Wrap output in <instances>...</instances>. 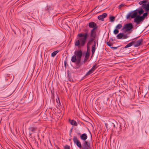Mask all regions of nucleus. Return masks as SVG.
Wrapping results in <instances>:
<instances>
[{
    "mask_svg": "<svg viewBox=\"0 0 149 149\" xmlns=\"http://www.w3.org/2000/svg\"><path fill=\"white\" fill-rule=\"evenodd\" d=\"M137 11L138 14L139 15H141L144 12V10H143L142 8H141L140 9L138 8L133 11H132L130 13H129L126 16V19H128L130 17L131 18L135 19L137 17Z\"/></svg>",
    "mask_w": 149,
    "mask_h": 149,
    "instance_id": "nucleus-1",
    "label": "nucleus"
},
{
    "mask_svg": "<svg viewBox=\"0 0 149 149\" xmlns=\"http://www.w3.org/2000/svg\"><path fill=\"white\" fill-rule=\"evenodd\" d=\"M138 12L137 11V15L136 18L134 19V22L136 23L137 25L139 24L141 22H142L144 20L145 18L148 15V13L146 12L144 13L142 15H140L138 14Z\"/></svg>",
    "mask_w": 149,
    "mask_h": 149,
    "instance_id": "nucleus-2",
    "label": "nucleus"
},
{
    "mask_svg": "<svg viewBox=\"0 0 149 149\" xmlns=\"http://www.w3.org/2000/svg\"><path fill=\"white\" fill-rule=\"evenodd\" d=\"M87 40L79 38L78 40L75 41V45L79 47H83L85 45Z\"/></svg>",
    "mask_w": 149,
    "mask_h": 149,
    "instance_id": "nucleus-3",
    "label": "nucleus"
},
{
    "mask_svg": "<svg viewBox=\"0 0 149 149\" xmlns=\"http://www.w3.org/2000/svg\"><path fill=\"white\" fill-rule=\"evenodd\" d=\"M133 28V26L132 24L131 23H130L124 25L123 28L121 30L124 31V32L126 33L131 31Z\"/></svg>",
    "mask_w": 149,
    "mask_h": 149,
    "instance_id": "nucleus-4",
    "label": "nucleus"
},
{
    "mask_svg": "<svg viewBox=\"0 0 149 149\" xmlns=\"http://www.w3.org/2000/svg\"><path fill=\"white\" fill-rule=\"evenodd\" d=\"M81 148L83 149H90L91 148L90 143L88 141H84Z\"/></svg>",
    "mask_w": 149,
    "mask_h": 149,
    "instance_id": "nucleus-5",
    "label": "nucleus"
},
{
    "mask_svg": "<svg viewBox=\"0 0 149 149\" xmlns=\"http://www.w3.org/2000/svg\"><path fill=\"white\" fill-rule=\"evenodd\" d=\"M73 140L74 144H76L78 147L79 148H81L82 146L81 143L77 137L74 136Z\"/></svg>",
    "mask_w": 149,
    "mask_h": 149,
    "instance_id": "nucleus-6",
    "label": "nucleus"
},
{
    "mask_svg": "<svg viewBox=\"0 0 149 149\" xmlns=\"http://www.w3.org/2000/svg\"><path fill=\"white\" fill-rule=\"evenodd\" d=\"M88 32H86V33H80L78 34L77 35V36L80 37H83V38H80L81 39H83V40H86L88 38Z\"/></svg>",
    "mask_w": 149,
    "mask_h": 149,
    "instance_id": "nucleus-7",
    "label": "nucleus"
},
{
    "mask_svg": "<svg viewBox=\"0 0 149 149\" xmlns=\"http://www.w3.org/2000/svg\"><path fill=\"white\" fill-rule=\"evenodd\" d=\"M118 39H125L128 38V36L127 34H124L123 33H118L116 36Z\"/></svg>",
    "mask_w": 149,
    "mask_h": 149,
    "instance_id": "nucleus-8",
    "label": "nucleus"
},
{
    "mask_svg": "<svg viewBox=\"0 0 149 149\" xmlns=\"http://www.w3.org/2000/svg\"><path fill=\"white\" fill-rule=\"evenodd\" d=\"M90 36V38H92L95 39L97 36V32L96 29H95V28L92 29L91 31Z\"/></svg>",
    "mask_w": 149,
    "mask_h": 149,
    "instance_id": "nucleus-9",
    "label": "nucleus"
},
{
    "mask_svg": "<svg viewBox=\"0 0 149 149\" xmlns=\"http://www.w3.org/2000/svg\"><path fill=\"white\" fill-rule=\"evenodd\" d=\"M88 26L89 28L94 29L95 28V29H96L98 28V26L94 22H91L89 23L88 24Z\"/></svg>",
    "mask_w": 149,
    "mask_h": 149,
    "instance_id": "nucleus-10",
    "label": "nucleus"
},
{
    "mask_svg": "<svg viewBox=\"0 0 149 149\" xmlns=\"http://www.w3.org/2000/svg\"><path fill=\"white\" fill-rule=\"evenodd\" d=\"M74 54V55H76V57L77 56V58H81L82 56V52L80 50H79L75 51Z\"/></svg>",
    "mask_w": 149,
    "mask_h": 149,
    "instance_id": "nucleus-11",
    "label": "nucleus"
},
{
    "mask_svg": "<svg viewBox=\"0 0 149 149\" xmlns=\"http://www.w3.org/2000/svg\"><path fill=\"white\" fill-rule=\"evenodd\" d=\"M143 41V39L141 38L139 39L136 42L135 41V43L134 44V47H137L142 45V42Z\"/></svg>",
    "mask_w": 149,
    "mask_h": 149,
    "instance_id": "nucleus-12",
    "label": "nucleus"
},
{
    "mask_svg": "<svg viewBox=\"0 0 149 149\" xmlns=\"http://www.w3.org/2000/svg\"><path fill=\"white\" fill-rule=\"evenodd\" d=\"M53 9L54 7L52 6L47 5L45 8V10L49 12L50 11L53 10Z\"/></svg>",
    "mask_w": 149,
    "mask_h": 149,
    "instance_id": "nucleus-13",
    "label": "nucleus"
},
{
    "mask_svg": "<svg viewBox=\"0 0 149 149\" xmlns=\"http://www.w3.org/2000/svg\"><path fill=\"white\" fill-rule=\"evenodd\" d=\"M80 139L84 141H86L87 138V134L85 133L82 134L80 136Z\"/></svg>",
    "mask_w": 149,
    "mask_h": 149,
    "instance_id": "nucleus-14",
    "label": "nucleus"
},
{
    "mask_svg": "<svg viewBox=\"0 0 149 149\" xmlns=\"http://www.w3.org/2000/svg\"><path fill=\"white\" fill-rule=\"evenodd\" d=\"M81 58H77V61L76 62V68L77 69L79 68L80 67L81 65L80 64V63L81 62Z\"/></svg>",
    "mask_w": 149,
    "mask_h": 149,
    "instance_id": "nucleus-15",
    "label": "nucleus"
},
{
    "mask_svg": "<svg viewBox=\"0 0 149 149\" xmlns=\"http://www.w3.org/2000/svg\"><path fill=\"white\" fill-rule=\"evenodd\" d=\"M95 39V38H91L88 40L87 43V45L89 46L90 45H91V44L93 43V42H94V41Z\"/></svg>",
    "mask_w": 149,
    "mask_h": 149,
    "instance_id": "nucleus-16",
    "label": "nucleus"
},
{
    "mask_svg": "<svg viewBox=\"0 0 149 149\" xmlns=\"http://www.w3.org/2000/svg\"><path fill=\"white\" fill-rule=\"evenodd\" d=\"M142 7L143 8V9L145 10L146 11L148 12L149 10V6L147 4H143Z\"/></svg>",
    "mask_w": 149,
    "mask_h": 149,
    "instance_id": "nucleus-17",
    "label": "nucleus"
},
{
    "mask_svg": "<svg viewBox=\"0 0 149 149\" xmlns=\"http://www.w3.org/2000/svg\"><path fill=\"white\" fill-rule=\"evenodd\" d=\"M36 128L34 127H30L29 128V131L32 133H30L31 135L32 134V133H33L35 132V131L36 130Z\"/></svg>",
    "mask_w": 149,
    "mask_h": 149,
    "instance_id": "nucleus-18",
    "label": "nucleus"
},
{
    "mask_svg": "<svg viewBox=\"0 0 149 149\" xmlns=\"http://www.w3.org/2000/svg\"><path fill=\"white\" fill-rule=\"evenodd\" d=\"M69 122L70 124L72 125H73L75 126H77V122L73 120H69Z\"/></svg>",
    "mask_w": 149,
    "mask_h": 149,
    "instance_id": "nucleus-19",
    "label": "nucleus"
},
{
    "mask_svg": "<svg viewBox=\"0 0 149 149\" xmlns=\"http://www.w3.org/2000/svg\"><path fill=\"white\" fill-rule=\"evenodd\" d=\"M71 60L72 62L73 63L77 61V58L76 56L75 55L73 56L72 57Z\"/></svg>",
    "mask_w": 149,
    "mask_h": 149,
    "instance_id": "nucleus-20",
    "label": "nucleus"
},
{
    "mask_svg": "<svg viewBox=\"0 0 149 149\" xmlns=\"http://www.w3.org/2000/svg\"><path fill=\"white\" fill-rule=\"evenodd\" d=\"M93 72L92 71V70L91 69L86 74V75L84 77L83 79L86 77V76L87 75H88L91 74L93 73Z\"/></svg>",
    "mask_w": 149,
    "mask_h": 149,
    "instance_id": "nucleus-21",
    "label": "nucleus"
},
{
    "mask_svg": "<svg viewBox=\"0 0 149 149\" xmlns=\"http://www.w3.org/2000/svg\"><path fill=\"white\" fill-rule=\"evenodd\" d=\"M58 52L59 51L58 50H56L53 52L51 54L52 56L53 57H54Z\"/></svg>",
    "mask_w": 149,
    "mask_h": 149,
    "instance_id": "nucleus-22",
    "label": "nucleus"
},
{
    "mask_svg": "<svg viewBox=\"0 0 149 149\" xmlns=\"http://www.w3.org/2000/svg\"><path fill=\"white\" fill-rule=\"evenodd\" d=\"M122 27V25L121 24H118L116 27V28L119 29H120Z\"/></svg>",
    "mask_w": 149,
    "mask_h": 149,
    "instance_id": "nucleus-23",
    "label": "nucleus"
},
{
    "mask_svg": "<svg viewBox=\"0 0 149 149\" xmlns=\"http://www.w3.org/2000/svg\"><path fill=\"white\" fill-rule=\"evenodd\" d=\"M96 43L97 44V46L98 45V41H97L96 40H95L93 42V45L92 47L96 48Z\"/></svg>",
    "mask_w": 149,
    "mask_h": 149,
    "instance_id": "nucleus-24",
    "label": "nucleus"
},
{
    "mask_svg": "<svg viewBox=\"0 0 149 149\" xmlns=\"http://www.w3.org/2000/svg\"><path fill=\"white\" fill-rule=\"evenodd\" d=\"M135 42V41H132L131 42L128 43L127 45L129 47L132 46Z\"/></svg>",
    "mask_w": 149,
    "mask_h": 149,
    "instance_id": "nucleus-25",
    "label": "nucleus"
},
{
    "mask_svg": "<svg viewBox=\"0 0 149 149\" xmlns=\"http://www.w3.org/2000/svg\"><path fill=\"white\" fill-rule=\"evenodd\" d=\"M91 48H92L91 52H92V56H93V55L95 53V51L96 48L92 47Z\"/></svg>",
    "mask_w": 149,
    "mask_h": 149,
    "instance_id": "nucleus-26",
    "label": "nucleus"
},
{
    "mask_svg": "<svg viewBox=\"0 0 149 149\" xmlns=\"http://www.w3.org/2000/svg\"><path fill=\"white\" fill-rule=\"evenodd\" d=\"M97 68V65L96 64L94 65L91 70H92V71L93 72Z\"/></svg>",
    "mask_w": 149,
    "mask_h": 149,
    "instance_id": "nucleus-27",
    "label": "nucleus"
},
{
    "mask_svg": "<svg viewBox=\"0 0 149 149\" xmlns=\"http://www.w3.org/2000/svg\"><path fill=\"white\" fill-rule=\"evenodd\" d=\"M56 101L58 104V106L59 107L61 105V103L59 100V99L58 98V99H56Z\"/></svg>",
    "mask_w": 149,
    "mask_h": 149,
    "instance_id": "nucleus-28",
    "label": "nucleus"
},
{
    "mask_svg": "<svg viewBox=\"0 0 149 149\" xmlns=\"http://www.w3.org/2000/svg\"><path fill=\"white\" fill-rule=\"evenodd\" d=\"M119 32L118 30L116 28L113 31V32L114 34L116 35Z\"/></svg>",
    "mask_w": 149,
    "mask_h": 149,
    "instance_id": "nucleus-29",
    "label": "nucleus"
},
{
    "mask_svg": "<svg viewBox=\"0 0 149 149\" xmlns=\"http://www.w3.org/2000/svg\"><path fill=\"white\" fill-rule=\"evenodd\" d=\"M115 19V17L114 16H111L110 17V21L111 22H113L114 21Z\"/></svg>",
    "mask_w": 149,
    "mask_h": 149,
    "instance_id": "nucleus-30",
    "label": "nucleus"
},
{
    "mask_svg": "<svg viewBox=\"0 0 149 149\" xmlns=\"http://www.w3.org/2000/svg\"><path fill=\"white\" fill-rule=\"evenodd\" d=\"M98 19L100 20H101L102 21H104V18L103 17L102 15H100L98 16Z\"/></svg>",
    "mask_w": 149,
    "mask_h": 149,
    "instance_id": "nucleus-31",
    "label": "nucleus"
},
{
    "mask_svg": "<svg viewBox=\"0 0 149 149\" xmlns=\"http://www.w3.org/2000/svg\"><path fill=\"white\" fill-rule=\"evenodd\" d=\"M146 3H147V1H146L143 0L140 1L139 3V4L140 5H141L142 4H144L143 3L146 4Z\"/></svg>",
    "mask_w": 149,
    "mask_h": 149,
    "instance_id": "nucleus-32",
    "label": "nucleus"
},
{
    "mask_svg": "<svg viewBox=\"0 0 149 149\" xmlns=\"http://www.w3.org/2000/svg\"><path fill=\"white\" fill-rule=\"evenodd\" d=\"M87 47V51L86 53H88L90 54V47L86 45Z\"/></svg>",
    "mask_w": 149,
    "mask_h": 149,
    "instance_id": "nucleus-33",
    "label": "nucleus"
},
{
    "mask_svg": "<svg viewBox=\"0 0 149 149\" xmlns=\"http://www.w3.org/2000/svg\"><path fill=\"white\" fill-rule=\"evenodd\" d=\"M90 56V54L88 53H86L85 55V57L88 58H89Z\"/></svg>",
    "mask_w": 149,
    "mask_h": 149,
    "instance_id": "nucleus-34",
    "label": "nucleus"
},
{
    "mask_svg": "<svg viewBox=\"0 0 149 149\" xmlns=\"http://www.w3.org/2000/svg\"><path fill=\"white\" fill-rule=\"evenodd\" d=\"M107 45L109 47H111L113 45V44L110 42H107Z\"/></svg>",
    "mask_w": 149,
    "mask_h": 149,
    "instance_id": "nucleus-35",
    "label": "nucleus"
},
{
    "mask_svg": "<svg viewBox=\"0 0 149 149\" xmlns=\"http://www.w3.org/2000/svg\"><path fill=\"white\" fill-rule=\"evenodd\" d=\"M101 15H102L104 19L107 16V14L106 13H104Z\"/></svg>",
    "mask_w": 149,
    "mask_h": 149,
    "instance_id": "nucleus-36",
    "label": "nucleus"
},
{
    "mask_svg": "<svg viewBox=\"0 0 149 149\" xmlns=\"http://www.w3.org/2000/svg\"><path fill=\"white\" fill-rule=\"evenodd\" d=\"M64 149H70V146L68 145H66L64 147Z\"/></svg>",
    "mask_w": 149,
    "mask_h": 149,
    "instance_id": "nucleus-37",
    "label": "nucleus"
},
{
    "mask_svg": "<svg viewBox=\"0 0 149 149\" xmlns=\"http://www.w3.org/2000/svg\"><path fill=\"white\" fill-rule=\"evenodd\" d=\"M125 6V5L124 4H121L119 6H118V8L119 9H120L122 7H124Z\"/></svg>",
    "mask_w": 149,
    "mask_h": 149,
    "instance_id": "nucleus-38",
    "label": "nucleus"
},
{
    "mask_svg": "<svg viewBox=\"0 0 149 149\" xmlns=\"http://www.w3.org/2000/svg\"><path fill=\"white\" fill-rule=\"evenodd\" d=\"M88 59V58L85 57L84 60L83 61L84 63H85Z\"/></svg>",
    "mask_w": 149,
    "mask_h": 149,
    "instance_id": "nucleus-39",
    "label": "nucleus"
},
{
    "mask_svg": "<svg viewBox=\"0 0 149 149\" xmlns=\"http://www.w3.org/2000/svg\"><path fill=\"white\" fill-rule=\"evenodd\" d=\"M118 47H111V49H113L115 50V49H116Z\"/></svg>",
    "mask_w": 149,
    "mask_h": 149,
    "instance_id": "nucleus-40",
    "label": "nucleus"
},
{
    "mask_svg": "<svg viewBox=\"0 0 149 149\" xmlns=\"http://www.w3.org/2000/svg\"><path fill=\"white\" fill-rule=\"evenodd\" d=\"M128 47H129L128 45L127 44V45H126L125 47L124 48H128Z\"/></svg>",
    "mask_w": 149,
    "mask_h": 149,
    "instance_id": "nucleus-41",
    "label": "nucleus"
},
{
    "mask_svg": "<svg viewBox=\"0 0 149 149\" xmlns=\"http://www.w3.org/2000/svg\"><path fill=\"white\" fill-rule=\"evenodd\" d=\"M64 65L65 67H66V61H64Z\"/></svg>",
    "mask_w": 149,
    "mask_h": 149,
    "instance_id": "nucleus-42",
    "label": "nucleus"
},
{
    "mask_svg": "<svg viewBox=\"0 0 149 149\" xmlns=\"http://www.w3.org/2000/svg\"><path fill=\"white\" fill-rule=\"evenodd\" d=\"M110 40H112V41H113V38H111L110 40H109V41H110Z\"/></svg>",
    "mask_w": 149,
    "mask_h": 149,
    "instance_id": "nucleus-43",
    "label": "nucleus"
},
{
    "mask_svg": "<svg viewBox=\"0 0 149 149\" xmlns=\"http://www.w3.org/2000/svg\"><path fill=\"white\" fill-rule=\"evenodd\" d=\"M77 135H80L81 134L79 132V133H78V132H76Z\"/></svg>",
    "mask_w": 149,
    "mask_h": 149,
    "instance_id": "nucleus-44",
    "label": "nucleus"
},
{
    "mask_svg": "<svg viewBox=\"0 0 149 149\" xmlns=\"http://www.w3.org/2000/svg\"><path fill=\"white\" fill-rule=\"evenodd\" d=\"M88 30L87 29H86L85 30V33L86 32H88Z\"/></svg>",
    "mask_w": 149,
    "mask_h": 149,
    "instance_id": "nucleus-45",
    "label": "nucleus"
},
{
    "mask_svg": "<svg viewBox=\"0 0 149 149\" xmlns=\"http://www.w3.org/2000/svg\"><path fill=\"white\" fill-rule=\"evenodd\" d=\"M112 124L113 125V126L114 128H115V125L113 123H112Z\"/></svg>",
    "mask_w": 149,
    "mask_h": 149,
    "instance_id": "nucleus-46",
    "label": "nucleus"
},
{
    "mask_svg": "<svg viewBox=\"0 0 149 149\" xmlns=\"http://www.w3.org/2000/svg\"><path fill=\"white\" fill-rule=\"evenodd\" d=\"M119 126H120V130L121 129V128H120L121 127V126L120 125Z\"/></svg>",
    "mask_w": 149,
    "mask_h": 149,
    "instance_id": "nucleus-47",
    "label": "nucleus"
},
{
    "mask_svg": "<svg viewBox=\"0 0 149 149\" xmlns=\"http://www.w3.org/2000/svg\"><path fill=\"white\" fill-rule=\"evenodd\" d=\"M139 37H137V38H135V39H136V38H138ZM134 39H135V38H134ZM134 39H133V40H134Z\"/></svg>",
    "mask_w": 149,
    "mask_h": 149,
    "instance_id": "nucleus-48",
    "label": "nucleus"
},
{
    "mask_svg": "<svg viewBox=\"0 0 149 149\" xmlns=\"http://www.w3.org/2000/svg\"><path fill=\"white\" fill-rule=\"evenodd\" d=\"M72 129H71V130H70V132H72Z\"/></svg>",
    "mask_w": 149,
    "mask_h": 149,
    "instance_id": "nucleus-49",
    "label": "nucleus"
},
{
    "mask_svg": "<svg viewBox=\"0 0 149 149\" xmlns=\"http://www.w3.org/2000/svg\"><path fill=\"white\" fill-rule=\"evenodd\" d=\"M147 4L149 6V2L148 3V4Z\"/></svg>",
    "mask_w": 149,
    "mask_h": 149,
    "instance_id": "nucleus-50",
    "label": "nucleus"
},
{
    "mask_svg": "<svg viewBox=\"0 0 149 149\" xmlns=\"http://www.w3.org/2000/svg\"><path fill=\"white\" fill-rule=\"evenodd\" d=\"M113 40H115V39H113Z\"/></svg>",
    "mask_w": 149,
    "mask_h": 149,
    "instance_id": "nucleus-51",
    "label": "nucleus"
}]
</instances>
